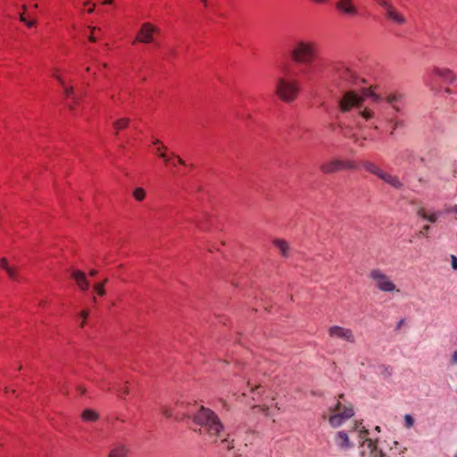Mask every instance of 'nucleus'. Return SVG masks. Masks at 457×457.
Here are the masks:
<instances>
[{"label":"nucleus","instance_id":"25","mask_svg":"<svg viewBox=\"0 0 457 457\" xmlns=\"http://www.w3.org/2000/svg\"><path fill=\"white\" fill-rule=\"evenodd\" d=\"M339 127L342 129V133L345 137L351 138L353 142L359 141V137L356 134L352 133V128L350 126L340 124Z\"/></svg>","mask_w":457,"mask_h":457},{"label":"nucleus","instance_id":"57","mask_svg":"<svg viewBox=\"0 0 457 457\" xmlns=\"http://www.w3.org/2000/svg\"><path fill=\"white\" fill-rule=\"evenodd\" d=\"M448 212L457 213V205H454L452 208H450Z\"/></svg>","mask_w":457,"mask_h":457},{"label":"nucleus","instance_id":"30","mask_svg":"<svg viewBox=\"0 0 457 457\" xmlns=\"http://www.w3.org/2000/svg\"><path fill=\"white\" fill-rule=\"evenodd\" d=\"M133 196L137 201H142L145 196V192L142 187H137L133 192Z\"/></svg>","mask_w":457,"mask_h":457},{"label":"nucleus","instance_id":"47","mask_svg":"<svg viewBox=\"0 0 457 457\" xmlns=\"http://www.w3.org/2000/svg\"><path fill=\"white\" fill-rule=\"evenodd\" d=\"M173 157L178 160L179 164L185 165V161L181 159L179 155L172 154Z\"/></svg>","mask_w":457,"mask_h":457},{"label":"nucleus","instance_id":"27","mask_svg":"<svg viewBox=\"0 0 457 457\" xmlns=\"http://www.w3.org/2000/svg\"><path fill=\"white\" fill-rule=\"evenodd\" d=\"M359 96H363L364 98L367 97V96H370L376 103H378V102L381 101L382 99H384V96L377 95L376 93H374L371 90L367 89V88H362L361 89V94H359Z\"/></svg>","mask_w":457,"mask_h":457},{"label":"nucleus","instance_id":"12","mask_svg":"<svg viewBox=\"0 0 457 457\" xmlns=\"http://www.w3.org/2000/svg\"><path fill=\"white\" fill-rule=\"evenodd\" d=\"M354 0H338L336 4L337 9L344 15L354 17L358 14V7Z\"/></svg>","mask_w":457,"mask_h":457},{"label":"nucleus","instance_id":"43","mask_svg":"<svg viewBox=\"0 0 457 457\" xmlns=\"http://www.w3.org/2000/svg\"><path fill=\"white\" fill-rule=\"evenodd\" d=\"M167 147L164 145H162V146H158L155 149V154L159 156L160 153H166Z\"/></svg>","mask_w":457,"mask_h":457},{"label":"nucleus","instance_id":"13","mask_svg":"<svg viewBox=\"0 0 457 457\" xmlns=\"http://www.w3.org/2000/svg\"><path fill=\"white\" fill-rule=\"evenodd\" d=\"M432 72L447 83H453L457 80V74L448 68L435 67Z\"/></svg>","mask_w":457,"mask_h":457},{"label":"nucleus","instance_id":"19","mask_svg":"<svg viewBox=\"0 0 457 457\" xmlns=\"http://www.w3.org/2000/svg\"><path fill=\"white\" fill-rule=\"evenodd\" d=\"M380 179L395 189H402L403 187V182L397 176L389 174L387 172H385Z\"/></svg>","mask_w":457,"mask_h":457},{"label":"nucleus","instance_id":"32","mask_svg":"<svg viewBox=\"0 0 457 457\" xmlns=\"http://www.w3.org/2000/svg\"><path fill=\"white\" fill-rule=\"evenodd\" d=\"M379 6L383 7L385 11L393 6L390 0H374Z\"/></svg>","mask_w":457,"mask_h":457},{"label":"nucleus","instance_id":"64","mask_svg":"<svg viewBox=\"0 0 457 457\" xmlns=\"http://www.w3.org/2000/svg\"><path fill=\"white\" fill-rule=\"evenodd\" d=\"M375 430H376V431H378V432H380V427L377 426V427L375 428Z\"/></svg>","mask_w":457,"mask_h":457},{"label":"nucleus","instance_id":"23","mask_svg":"<svg viewBox=\"0 0 457 457\" xmlns=\"http://www.w3.org/2000/svg\"><path fill=\"white\" fill-rule=\"evenodd\" d=\"M274 245L278 247L283 256H288L289 245L287 241L283 239H275Z\"/></svg>","mask_w":457,"mask_h":457},{"label":"nucleus","instance_id":"55","mask_svg":"<svg viewBox=\"0 0 457 457\" xmlns=\"http://www.w3.org/2000/svg\"><path fill=\"white\" fill-rule=\"evenodd\" d=\"M95 6L96 5L94 4L91 6H87V9H88L87 12L88 13H92L94 12V10H95Z\"/></svg>","mask_w":457,"mask_h":457},{"label":"nucleus","instance_id":"3","mask_svg":"<svg viewBox=\"0 0 457 457\" xmlns=\"http://www.w3.org/2000/svg\"><path fill=\"white\" fill-rule=\"evenodd\" d=\"M364 96H359V94L353 90H346L342 97L338 101L339 111L343 113L349 112L351 110L355 108L357 113L364 120L369 121L375 118V112L370 107H363Z\"/></svg>","mask_w":457,"mask_h":457},{"label":"nucleus","instance_id":"33","mask_svg":"<svg viewBox=\"0 0 457 457\" xmlns=\"http://www.w3.org/2000/svg\"><path fill=\"white\" fill-rule=\"evenodd\" d=\"M94 290L101 296L105 295L104 283H97L94 286Z\"/></svg>","mask_w":457,"mask_h":457},{"label":"nucleus","instance_id":"1","mask_svg":"<svg viewBox=\"0 0 457 457\" xmlns=\"http://www.w3.org/2000/svg\"><path fill=\"white\" fill-rule=\"evenodd\" d=\"M194 422L199 427L200 434L215 442L220 436L223 426L218 416L210 409L201 406L194 416Z\"/></svg>","mask_w":457,"mask_h":457},{"label":"nucleus","instance_id":"21","mask_svg":"<svg viewBox=\"0 0 457 457\" xmlns=\"http://www.w3.org/2000/svg\"><path fill=\"white\" fill-rule=\"evenodd\" d=\"M361 165L367 171L376 175L379 179H381L384 173L386 172L383 170H381L377 164L370 161L361 162Z\"/></svg>","mask_w":457,"mask_h":457},{"label":"nucleus","instance_id":"60","mask_svg":"<svg viewBox=\"0 0 457 457\" xmlns=\"http://www.w3.org/2000/svg\"><path fill=\"white\" fill-rule=\"evenodd\" d=\"M21 10L22 12H24V14L26 13V11H27V5L26 4H22L21 5Z\"/></svg>","mask_w":457,"mask_h":457},{"label":"nucleus","instance_id":"51","mask_svg":"<svg viewBox=\"0 0 457 457\" xmlns=\"http://www.w3.org/2000/svg\"><path fill=\"white\" fill-rule=\"evenodd\" d=\"M19 19H20V21H21V22L26 21V19H27V18H26V16H25V14H24V12H21V13H20V15H19Z\"/></svg>","mask_w":457,"mask_h":457},{"label":"nucleus","instance_id":"31","mask_svg":"<svg viewBox=\"0 0 457 457\" xmlns=\"http://www.w3.org/2000/svg\"><path fill=\"white\" fill-rule=\"evenodd\" d=\"M161 411L166 418L174 417V408L170 406H162Z\"/></svg>","mask_w":457,"mask_h":457},{"label":"nucleus","instance_id":"45","mask_svg":"<svg viewBox=\"0 0 457 457\" xmlns=\"http://www.w3.org/2000/svg\"><path fill=\"white\" fill-rule=\"evenodd\" d=\"M159 157L162 158L166 163L170 162V158L166 153H160Z\"/></svg>","mask_w":457,"mask_h":457},{"label":"nucleus","instance_id":"40","mask_svg":"<svg viewBox=\"0 0 457 457\" xmlns=\"http://www.w3.org/2000/svg\"><path fill=\"white\" fill-rule=\"evenodd\" d=\"M451 265L453 270H457V257L451 255Z\"/></svg>","mask_w":457,"mask_h":457},{"label":"nucleus","instance_id":"29","mask_svg":"<svg viewBox=\"0 0 457 457\" xmlns=\"http://www.w3.org/2000/svg\"><path fill=\"white\" fill-rule=\"evenodd\" d=\"M58 81L62 85L63 87V93L67 98H71L74 95V89L72 87H68L64 85V81L60 78L56 77Z\"/></svg>","mask_w":457,"mask_h":457},{"label":"nucleus","instance_id":"14","mask_svg":"<svg viewBox=\"0 0 457 457\" xmlns=\"http://www.w3.org/2000/svg\"><path fill=\"white\" fill-rule=\"evenodd\" d=\"M320 170L325 174H332L342 170V160L333 159L320 165Z\"/></svg>","mask_w":457,"mask_h":457},{"label":"nucleus","instance_id":"8","mask_svg":"<svg viewBox=\"0 0 457 457\" xmlns=\"http://www.w3.org/2000/svg\"><path fill=\"white\" fill-rule=\"evenodd\" d=\"M370 278L375 283V286L383 292H393L396 289L390 278L378 269L372 270Z\"/></svg>","mask_w":457,"mask_h":457},{"label":"nucleus","instance_id":"24","mask_svg":"<svg viewBox=\"0 0 457 457\" xmlns=\"http://www.w3.org/2000/svg\"><path fill=\"white\" fill-rule=\"evenodd\" d=\"M81 417L82 419L85 420V421H96L98 419H99V414L94 411V410H91V409H86L82 414H81Z\"/></svg>","mask_w":457,"mask_h":457},{"label":"nucleus","instance_id":"16","mask_svg":"<svg viewBox=\"0 0 457 457\" xmlns=\"http://www.w3.org/2000/svg\"><path fill=\"white\" fill-rule=\"evenodd\" d=\"M416 214L422 218L423 220H428L431 223H435L437 221L438 218L440 217L441 215V212H428L424 207L422 206H418L417 209H416Z\"/></svg>","mask_w":457,"mask_h":457},{"label":"nucleus","instance_id":"35","mask_svg":"<svg viewBox=\"0 0 457 457\" xmlns=\"http://www.w3.org/2000/svg\"><path fill=\"white\" fill-rule=\"evenodd\" d=\"M355 169V164L351 161H342V170H353Z\"/></svg>","mask_w":457,"mask_h":457},{"label":"nucleus","instance_id":"11","mask_svg":"<svg viewBox=\"0 0 457 457\" xmlns=\"http://www.w3.org/2000/svg\"><path fill=\"white\" fill-rule=\"evenodd\" d=\"M158 32L159 29L153 24L145 22L142 24L135 41L144 44L151 43L154 41V35Z\"/></svg>","mask_w":457,"mask_h":457},{"label":"nucleus","instance_id":"42","mask_svg":"<svg viewBox=\"0 0 457 457\" xmlns=\"http://www.w3.org/2000/svg\"><path fill=\"white\" fill-rule=\"evenodd\" d=\"M413 152L411 150L406 149L402 153L403 158H409L412 156Z\"/></svg>","mask_w":457,"mask_h":457},{"label":"nucleus","instance_id":"48","mask_svg":"<svg viewBox=\"0 0 457 457\" xmlns=\"http://www.w3.org/2000/svg\"><path fill=\"white\" fill-rule=\"evenodd\" d=\"M364 140H366V137H363L362 140H361V138L359 137V141L355 143L358 144L361 147H365V144L363 142Z\"/></svg>","mask_w":457,"mask_h":457},{"label":"nucleus","instance_id":"54","mask_svg":"<svg viewBox=\"0 0 457 457\" xmlns=\"http://www.w3.org/2000/svg\"><path fill=\"white\" fill-rule=\"evenodd\" d=\"M95 6L96 5L94 4L91 6H87V9H88L87 12L88 13H92L94 12V10H95Z\"/></svg>","mask_w":457,"mask_h":457},{"label":"nucleus","instance_id":"56","mask_svg":"<svg viewBox=\"0 0 457 457\" xmlns=\"http://www.w3.org/2000/svg\"><path fill=\"white\" fill-rule=\"evenodd\" d=\"M97 273H98V271H97L96 270H91L89 271V275H90L91 277H95V276H96V275H97Z\"/></svg>","mask_w":457,"mask_h":457},{"label":"nucleus","instance_id":"36","mask_svg":"<svg viewBox=\"0 0 457 457\" xmlns=\"http://www.w3.org/2000/svg\"><path fill=\"white\" fill-rule=\"evenodd\" d=\"M404 423H405V427L410 428H411L413 426L414 420H413V418L410 414H406L404 416Z\"/></svg>","mask_w":457,"mask_h":457},{"label":"nucleus","instance_id":"10","mask_svg":"<svg viewBox=\"0 0 457 457\" xmlns=\"http://www.w3.org/2000/svg\"><path fill=\"white\" fill-rule=\"evenodd\" d=\"M406 95L401 91H392L384 96V100L396 112H401Z\"/></svg>","mask_w":457,"mask_h":457},{"label":"nucleus","instance_id":"63","mask_svg":"<svg viewBox=\"0 0 457 457\" xmlns=\"http://www.w3.org/2000/svg\"><path fill=\"white\" fill-rule=\"evenodd\" d=\"M445 92H446L447 94H452V93H453L452 89H450V88H446V89H445Z\"/></svg>","mask_w":457,"mask_h":457},{"label":"nucleus","instance_id":"50","mask_svg":"<svg viewBox=\"0 0 457 457\" xmlns=\"http://www.w3.org/2000/svg\"><path fill=\"white\" fill-rule=\"evenodd\" d=\"M153 145H156L158 147V146H162V145H163V144L159 139H154L153 141Z\"/></svg>","mask_w":457,"mask_h":457},{"label":"nucleus","instance_id":"18","mask_svg":"<svg viewBox=\"0 0 457 457\" xmlns=\"http://www.w3.org/2000/svg\"><path fill=\"white\" fill-rule=\"evenodd\" d=\"M129 453V448L126 445L121 443H117L113 445V447L110 450L107 457H127Z\"/></svg>","mask_w":457,"mask_h":457},{"label":"nucleus","instance_id":"58","mask_svg":"<svg viewBox=\"0 0 457 457\" xmlns=\"http://www.w3.org/2000/svg\"><path fill=\"white\" fill-rule=\"evenodd\" d=\"M88 39L91 41V42H96V37L91 34L89 37H88Z\"/></svg>","mask_w":457,"mask_h":457},{"label":"nucleus","instance_id":"20","mask_svg":"<svg viewBox=\"0 0 457 457\" xmlns=\"http://www.w3.org/2000/svg\"><path fill=\"white\" fill-rule=\"evenodd\" d=\"M336 443L343 449H349L353 447V444L350 442L348 435L345 431H339L337 433Z\"/></svg>","mask_w":457,"mask_h":457},{"label":"nucleus","instance_id":"22","mask_svg":"<svg viewBox=\"0 0 457 457\" xmlns=\"http://www.w3.org/2000/svg\"><path fill=\"white\" fill-rule=\"evenodd\" d=\"M188 416L189 411H185V403L183 402L176 403L174 406V419L176 420H182Z\"/></svg>","mask_w":457,"mask_h":457},{"label":"nucleus","instance_id":"5","mask_svg":"<svg viewBox=\"0 0 457 457\" xmlns=\"http://www.w3.org/2000/svg\"><path fill=\"white\" fill-rule=\"evenodd\" d=\"M340 400L337 401V404L330 409L331 414L328 417V422L331 427L338 428L347 420L354 415V411L352 403L348 402H342L344 395H339Z\"/></svg>","mask_w":457,"mask_h":457},{"label":"nucleus","instance_id":"2","mask_svg":"<svg viewBox=\"0 0 457 457\" xmlns=\"http://www.w3.org/2000/svg\"><path fill=\"white\" fill-rule=\"evenodd\" d=\"M318 54V43L307 38L295 40L289 50L291 60L297 64L306 67H311L314 63Z\"/></svg>","mask_w":457,"mask_h":457},{"label":"nucleus","instance_id":"38","mask_svg":"<svg viewBox=\"0 0 457 457\" xmlns=\"http://www.w3.org/2000/svg\"><path fill=\"white\" fill-rule=\"evenodd\" d=\"M429 229H430V227L428 225H424L422 227V228L420 230L419 236L426 237H427Z\"/></svg>","mask_w":457,"mask_h":457},{"label":"nucleus","instance_id":"62","mask_svg":"<svg viewBox=\"0 0 457 457\" xmlns=\"http://www.w3.org/2000/svg\"><path fill=\"white\" fill-rule=\"evenodd\" d=\"M205 7L208 5V0H201Z\"/></svg>","mask_w":457,"mask_h":457},{"label":"nucleus","instance_id":"44","mask_svg":"<svg viewBox=\"0 0 457 457\" xmlns=\"http://www.w3.org/2000/svg\"><path fill=\"white\" fill-rule=\"evenodd\" d=\"M450 362L452 365L457 364V351H454L452 354Z\"/></svg>","mask_w":457,"mask_h":457},{"label":"nucleus","instance_id":"7","mask_svg":"<svg viewBox=\"0 0 457 457\" xmlns=\"http://www.w3.org/2000/svg\"><path fill=\"white\" fill-rule=\"evenodd\" d=\"M332 71L338 79L343 87H353L358 86L361 80L346 65L337 62L332 65Z\"/></svg>","mask_w":457,"mask_h":457},{"label":"nucleus","instance_id":"34","mask_svg":"<svg viewBox=\"0 0 457 457\" xmlns=\"http://www.w3.org/2000/svg\"><path fill=\"white\" fill-rule=\"evenodd\" d=\"M391 123H392V130L390 132L391 135L394 133V131L395 129L403 126V121L401 120H391Z\"/></svg>","mask_w":457,"mask_h":457},{"label":"nucleus","instance_id":"59","mask_svg":"<svg viewBox=\"0 0 457 457\" xmlns=\"http://www.w3.org/2000/svg\"><path fill=\"white\" fill-rule=\"evenodd\" d=\"M222 443H224V444H228V445H227L228 449H230V448H232V447H233V446H230L229 443L228 442V439H224V440L222 441Z\"/></svg>","mask_w":457,"mask_h":457},{"label":"nucleus","instance_id":"46","mask_svg":"<svg viewBox=\"0 0 457 457\" xmlns=\"http://www.w3.org/2000/svg\"><path fill=\"white\" fill-rule=\"evenodd\" d=\"M23 23L29 27V28H32L36 25V21H29L28 19H26V21H23Z\"/></svg>","mask_w":457,"mask_h":457},{"label":"nucleus","instance_id":"17","mask_svg":"<svg viewBox=\"0 0 457 457\" xmlns=\"http://www.w3.org/2000/svg\"><path fill=\"white\" fill-rule=\"evenodd\" d=\"M386 16L387 19L399 25H403L406 21L404 16L400 13L394 5L386 11Z\"/></svg>","mask_w":457,"mask_h":457},{"label":"nucleus","instance_id":"4","mask_svg":"<svg viewBox=\"0 0 457 457\" xmlns=\"http://www.w3.org/2000/svg\"><path fill=\"white\" fill-rule=\"evenodd\" d=\"M300 82L288 71L285 70L283 74L278 77L275 86L276 96L285 103L295 101L300 93Z\"/></svg>","mask_w":457,"mask_h":457},{"label":"nucleus","instance_id":"52","mask_svg":"<svg viewBox=\"0 0 457 457\" xmlns=\"http://www.w3.org/2000/svg\"><path fill=\"white\" fill-rule=\"evenodd\" d=\"M89 29L91 31V34H94L95 31H98V32L101 31V29L100 28H96V27H90Z\"/></svg>","mask_w":457,"mask_h":457},{"label":"nucleus","instance_id":"9","mask_svg":"<svg viewBox=\"0 0 457 457\" xmlns=\"http://www.w3.org/2000/svg\"><path fill=\"white\" fill-rule=\"evenodd\" d=\"M328 335L332 338L341 339L345 342L353 344L355 342V337L352 329L340 327V326H332L328 330Z\"/></svg>","mask_w":457,"mask_h":457},{"label":"nucleus","instance_id":"53","mask_svg":"<svg viewBox=\"0 0 457 457\" xmlns=\"http://www.w3.org/2000/svg\"><path fill=\"white\" fill-rule=\"evenodd\" d=\"M120 392L124 394V395H128L129 394V387L125 386L124 388L120 389Z\"/></svg>","mask_w":457,"mask_h":457},{"label":"nucleus","instance_id":"26","mask_svg":"<svg viewBox=\"0 0 457 457\" xmlns=\"http://www.w3.org/2000/svg\"><path fill=\"white\" fill-rule=\"evenodd\" d=\"M5 272L9 276V278L14 281H21L22 279L19 270L16 267L10 266Z\"/></svg>","mask_w":457,"mask_h":457},{"label":"nucleus","instance_id":"6","mask_svg":"<svg viewBox=\"0 0 457 457\" xmlns=\"http://www.w3.org/2000/svg\"><path fill=\"white\" fill-rule=\"evenodd\" d=\"M361 425V422H355L353 427V430H359V437L363 439L360 445L361 455H368L369 457H386V454L383 453V451L378 448L377 441L366 438L369 432L364 427L360 428Z\"/></svg>","mask_w":457,"mask_h":457},{"label":"nucleus","instance_id":"15","mask_svg":"<svg viewBox=\"0 0 457 457\" xmlns=\"http://www.w3.org/2000/svg\"><path fill=\"white\" fill-rule=\"evenodd\" d=\"M71 275L80 290L87 291L89 288V282L83 271L72 270Z\"/></svg>","mask_w":457,"mask_h":457},{"label":"nucleus","instance_id":"61","mask_svg":"<svg viewBox=\"0 0 457 457\" xmlns=\"http://www.w3.org/2000/svg\"><path fill=\"white\" fill-rule=\"evenodd\" d=\"M112 3V0H104L103 2L104 4H111Z\"/></svg>","mask_w":457,"mask_h":457},{"label":"nucleus","instance_id":"39","mask_svg":"<svg viewBox=\"0 0 457 457\" xmlns=\"http://www.w3.org/2000/svg\"><path fill=\"white\" fill-rule=\"evenodd\" d=\"M9 267L10 265L8 264L7 260L5 258H2L0 260V268L3 269L4 270H6Z\"/></svg>","mask_w":457,"mask_h":457},{"label":"nucleus","instance_id":"37","mask_svg":"<svg viewBox=\"0 0 457 457\" xmlns=\"http://www.w3.org/2000/svg\"><path fill=\"white\" fill-rule=\"evenodd\" d=\"M71 103L70 104H68V107H69V109H70L71 111H74V106H75L76 104H79V96H77L73 95V96L71 97Z\"/></svg>","mask_w":457,"mask_h":457},{"label":"nucleus","instance_id":"49","mask_svg":"<svg viewBox=\"0 0 457 457\" xmlns=\"http://www.w3.org/2000/svg\"><path fill=\"white\" fill-rule=\"evenodd\" d=\"M80 316H81L82 320H87V316H88V312H87V311H82V312H80Z\"/></svg>","mask_w":457,"mask_h":457},{"label":"nucleus","instance_id":"28","mask_svg":"<svg viewBox=\"0 0 457 457\" xmlns=\"http://www.w3.org/2000/svg\"><path fill=\"white\" fill-rule=\"evenodd\" d=\"M129 119L128 118H121L118 120H116L114 123H113V128L115 129L116 130V133L120 130V129H125L129 124Z\"/></svg>","mask_w":457,"mask_h":457},{"label":"nucleus","instance_id":"41","mask_svg":"<svg viewBox=\"0 0 457 457\" xmlns=\"http://www.w3.org/2000/svg\"><path fill=\"white\" fill-rule=\"evenodd\" d=\"M253 408H254V409H255V408L260 409V410H261V411H262L266 416H271V415H273V413H270V412L269 411V408H264V407H261V406H254Z\"/></svg>","mask_w":457,"mask_h":457}]
</instances>
